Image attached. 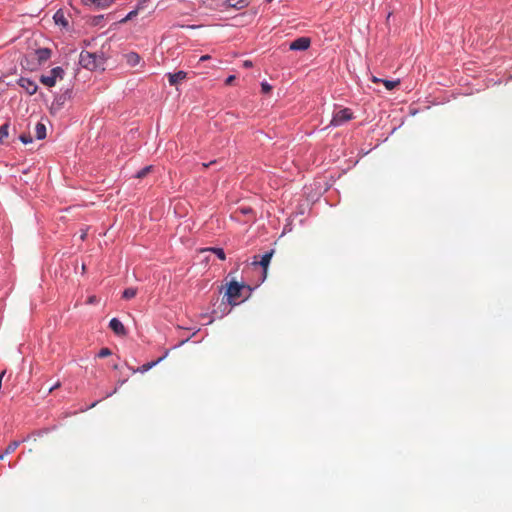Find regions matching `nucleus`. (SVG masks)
Here are the masks:
<instances>
[{
  "label": "nucleus",
  "mask_w": 512,
  "mask_h": 512,
  "mask_svg": "<svg viewBox=\"0 0 512 512\" xmlns=\"http://www.w3.org/2000/svg\"><path fill=\"white\" fill-rule=\"evenodd\" d=\"M148 1L149 0H138L136 9H138V11L143 10L145 8L146 4L148 3Z\"/></svg>",
  "instance_id": "obj_27"
},
{
  "label": "nucleus",
  "mask_w": 512,
  "mask_h": 512,
  "mask_svg": "<svg viewBox=\"0 0 512 512\" xmlns=\"http://www.w3.org/2000/svg\"><path fill=\"white\" fill-rule=\"evenodd\" d=\"M207 251H211L213 252L214 254H216V256L220 259V260H225L226 259V255H225V252L222 248H217V247H211V248H208L206 249Z\"/></svg>",
  "instance_id": "obj_18"
},
{
  "label": "nucleus",
  "mask_w": 512,
  "mask_h": 512,
  "mask_svg": "<svg viewBox=\"0 0 512 512\" xmlns=\"http://www.w3.org/2000/svg\"><path fill=\"white\" fill-rule=\"evenodd\" d=\"M382 83L386 87L387 90H393L395 87H397L400 84V80L390 81V80L383 79Z\"/></svg>",
  "instance_id": "obj_21"
},
{
  "label": "nucleus",
  "mask_w": 512,
  "mask_h": 512,
  "mask_svg": "<svg viewBox=\"0 0 512 512\" xmlns=\"http://www.w3.org/2000/svg\"><path fill=\"white\" fill-rule=\"evenodd\" d=\"M114 3V0H98L94 7L98 9H106Z\"/></svg>",
  "instance_id": "obj_20"
},
{
  "label": "nucleus",
  "mask_w": 512,
  "mask_h": 512,
  "mask_svg": "<svg viewBox=\"0 0 512 512\" xmlns=\"http://www.w3.org/2000/svg\"><path fill=\"white\" fill-rule=\"evenodd\" d=\"M138 12H139V11H138V9H136V8H135L134 10L130 11V12L126 15V17H125V18H123V19L120 21V23H126L127 21H129V20L133 19V18L138 14Z\"/></svg>",
  "instance_id": "obj_22"
},
{
  "label": "nucleus",
  "mask_w": 512,
  "mask_h": 512,
  "mask_svg": "<svg viewBox=\"0 0 512 512\" xmlns=\"http://www.w3.org/2000/svg\"><path fill=\"white\" fill-rule=\"evenodd\" d=\"M214 163H215V161H211V162H210V163H208V164L203 163V164H202V166H203L204 168H207L208 166H210V165H212V164H214Z\"/></svg>",
  "instance_id": "obj_35"
},
{
  "label": "nucleus",
  "mask_w": 512,
  "mask_h": 512,
  "mask_svg": "<svg viewBox=\"0 0 512 512\" xmlns=\"http://www.w3.org/2000/svg\"><path fill=\"white\" fill-rule=\"evenodd\" d=\"M18 84L23 88L29 95H34L37 92V84L29 78L21 77L18 80Z\"/></svg>",
  "instance_id": "obj_6"
},
{
  "label": "nucleus",
  "mask_w": 512,
  "mask_h": 512,
  "mask_svg": "<svg viewBox=\"0 0 512 512\" xmlns=\"http://www.w3.org/2000/svg\"><path fill=\"white\" fill-rule=\"evenodd\" d=\"M353 118V113L349 108L341 109L333 114L330 126H341Z\"/></svg>",
  "instance_id": "obj_4"
},
{
  "label": "nucleus",
  "mask_w": 512,
  "mask_h": 512,
  "mask_svg": "<svg viewBox=\"0 0 512 512\" xmlns=\"http://www.w3.org/2000/svg\"><path fill=\"white\" fill-rule=\"evenodd\" d=\"M7 454H4V451L0 454V460H3L4 457L6 456Z\"/></svg>",
  "instance_id": "obj_38"
},
{
  "label": "nucleus",
  "mask_w": 512,
  "mask_h": 512,
  "mask_svg": "<svg viewBox=\"0 0 512 512\" xmlns=\"http://www.w3.org/2000/svg\"><path fill=\"white\" fill-rule=\"evenodd\" d=\"M208 59H210L209 55H203V56H201L200 61H206Z\"/></svg>",
  "instance_id": "obj_34"
},
{
  "label": "nucleus",
  "mask_w": 512,
  "mask_h": 512,
  "mask_svg": "<svg viewBox=\"0 0 512 512\" xmlns=\"http://www.w3.org/2000/svg\"><path fill=\"white\" fill-rule=\"evenodd\" d=\"M187 77V73L184 71H178L176 73H169L168 74V80L169 84L172 86L177 85L181 81L185 80Z\"/></svg>",
  "instance_id": "obj_10"
},
{
  "label": "nucleus",
  "mask_w": 512,
  "mask_h": 512,
  "mask_svg": "<svg viewBox=\"0 0 512 512\" xmlns=\"http://www.w3.org/2000/svg\"><path fill=\"white\" fill-rule=\"evenodd\" d=\"M9 135V123L0 126V143L3 142Z\"/></svg>",
  "instance_id": "obj_17"
},
{
  "label": "nucleus",
  "mask_w": 512,
  "mask_h": 512,
  "mask_svg": "<svg viewBox=\"0 0 512 512\" xmlns=\"http://www.w3.org/2000/svg\"><path fill=\"white\" fill-rule=\"evenodd\" d=\"M85 237H86V232H82V234H81V236H80L81 240H84V239H85Z\"/></svg>",
  "instance_id": "obj_37"
},
{
  "label": "nucleus",
  "mask_w": 512,
  "mask_h": 512,
  "mask_svg": "<svg viewBox=\"0 0 512 512\" xmlns=\"http://www.w3.org/2000/svg\"><path fill=\"white\" fill-rule=\"evenodd\" d=\"M161 360H162V358H159L156 361L145 363L141 367H139L137 370H134V372L145 373L148 370H150L152 367H154L156 364H158Z\"/></svg>",
  "instance_id": "obj_13"
},
{
  "label": "nucleus",
  "mask_w": 512,
  "mask_h": 512,
  "mask_svg": "<svg viewBox=\"0 0 512 512\" xmlns=\"http://www.w3.org/2000/svg\"><path fill=\"white\" fill-rule=\"evenodd\" d=\"M267 2H271L272 0H266Z\"/></svg>",
  "instance_id": "obj_39"
},
{
  "label": "nucleus",
  "mask_w": 512,
  "mask_h": 512,
  "mask_svg": "<svg viewBox=\"0 0 512 512\" xmlns=\"http://www.w3.org/2000/svg\"><path fill=\"white\" fill-rule=\"evenodd\" d=\"M53 18L56 24L62 25L64 27L68 25V21L61 11L56 12Z\"/></svg>",
  "instance_id": "obj_15"
},
{
  "label": "nucleus",
  "mask_w": 512,
  "mask_h": 512,
  "mask_svg": "<svg viewBox=\"0 0 512 512\" xmlns=\"http://www.w3.org/2000/svg\"><path fill=\"white\" fill-rule=\"evenodd\" d=\"M371 80L374 83H380V82L382 83L383 82V79L377 78L376 76H372Z\"/></svg>",
  "instance_id": "obj_32"
},
{
  "label": "nucleus",
  "mask_w": 512,
  "mask_h": 512,
  "mask_svg": "<svg viewBox=\"0 0 512 512\" xmlns=\"http://www.w3.org/2000/svg\"><path fill=\"white\" fill-rule=\"evenodd\" d=\"M35 137L38 140H42L46 137V126L43 123L38 122L35 126Z\"/></svg>",
  "instance_id": "obj_12"
},
{
  "label": "nucleus",
  "mask_w": 512,
  "mask_h": 512,
  "mask_svg": "<svg viewBox=\"0 0 512 512\" xmlns=\"http://www.w3.org/2000/svg\"><path fill=\"white\" fill-rule=\"evenodd\" d=\"M243 66L245 68H250V67H252V62L250 60H246V61H244Z\"/></svg>",
  "instance_id": "obj_33"
},
{
  "label": "nucleus",
  "mask_w": 512,
  "mask_h": 512,
  "mask_svg": "<svg viewBox=\"0 0 512 512\" xmlns=\"http://www.w3.org/2000/svg\"><path fill=\"white\" fill-rule=\"evenodd\" d=\"M261 88H262V91H263L264 93H268V92H270V91H271V89H272V87H271L268 83H266V82H263V83L261 84Z\"/></svg>",
  "instance_id": "obj_28"
},
{
  "label": "nucleus",
  "mask_w": 512,
  "mask_h": 512,
  "mask_svg": "<svg viewBox=\"0 0 512 512\" xmlns=\"http://www.w3.org/2000/svg\"><path fill=\"white\" fill-rule=\"evenodd\" d=\"M235 80V76L234 75H230L226 80H225V84L226 85H231L233 83V81Z\"/></svg>",
  "instance_id": "obj_30"
},
{
  "label": "nucleus",
  "mask_w": 512,
  "mask_h": 512,
  "mask_svg": "<svg viewBox=\"0 0 512 512\" xmlns=\"http://www.w3.org/2000/svg\"><path fill=\"white\" fill-rule=\"evenodd\" d=\"M246 288L245 285L238 283L237 281H232L228 284L226 289L227 301L231 305H237L240 303V298L242 296V290Z\"/></svg>",
  "instance_id": "obj_2"
},
{
  "label": "nucleus",
  "mask_w": 512,
  "mask_h": 512,
  "mask_svg": "<svg viewBox=\"0 0 512 512\" xmlns=\"http://www.w3.org/2000/svg\"><path fill=\"white\" fill-rule=\"evenodd\" d=\"M152 169V166H147V167H144L143 169H141L140 171L137 172V178H143L145 177Z\"/></svg>",
  "instance_id": "obj_24"
},
{
  "label": "nucleus",
  "mask_w": 512,
  "mask_h": 512,
  "mask_svg": "<svg viewBox=\"0 0 512 512\" xmlns=\"http://www.w3.org/2000/svg\"><path fill=\"white\" fill-rule=\"evenodd\" d=\"M98 0H82L83 4L86 6H95Z\"/></svg>",
  "instance_id": "obj_29"
},
{
  "label": "nucleus",
  "mask_w": 512,
  "mask_h": 512,
  "mask_svg": "<svg viewBox=\"0 0 512 512\" xmlns=\"http://www.w3.org/2000/svg\"><path fill=\"white\" fill-rule=\"evenodd\" d=\"M38 64L46 62L51 57V50L48 48H40L34 52Z\"/></svg>",
  "instance_id": "obj_9"
},
{
  "label": "nucleus",
  "mask_w": 512,
  "mask_h": 512,
  "mask_svg": "<svg viewBox=\"0 0 512 512\" xmlns=\"http://www.w3.org/2000/svg\"><path fill=\"white\" fill-rule=\"evenodd\" d=\"M109 327L111 328V330L116 334V335H119V336H124L126 335V329L124 327V325L122 324V322L117 319V318H112L110 320V323H109Z\"/></svg>",
  "instance_id": "obj_8"
},
{
  "label": "nucleus",
  "mask_w": 512,
  "mask_h": 512,
  "mask_svg": "<svg viewBox=\"0 0 512 512\" xmlns=\"http://www.w3.org/2000/svg\"><path fill=\"white\" fill-rule=\"evenodd\" d=\"M20 445V441H17V440H14L12 442H10V444L6 447V449L4 450V454H11L13 453Z\"/></svg>",
  "instance_id": "obj_19"
},
{
  "label": "nucleus",
  "mask_w": 512,
  "mask_h": 512,
  "mask_svg": "<svg viewBox=\"0 0 512 512\" xmlns=\"http://www.w3.org/2000/svg\"><path fill=\"white\" fill-rule=\"evenodd\" d=\"M59 386H60V383L55 384L53 387L50 388L49 392H51L52 390L58 388Z\"/></svg>",
  "instance_id": "obj_36"
},
{
  "label": "nucleus",
  "mask_w": 512,
  "mask_h": 512,
  "mask_svg": "<svg viewBox=\"0 0 512 512\" xmlns=\"http://www.w3.org/2000/svg\"><path fill=\"white\" fill-rule=\"evenodd\" d=\"M111 354H112V351H111L109 348L105 347V348H102V349L99 351V353H98V357H99V358H105V357L110 356Z\"/></svg>",
  "instance_id": "obj_25"
},
{
  "label": "nucleus",
  "mask_w": 512,
  "mask_h": 512,
  "mask_svg": "<svg viewBox=\"0 0 512 512\" xmlns=\"http://www.w3.org/2000/svg\"><path fill=\"white\" fill-rule=\"evenodd\" d=\"M229 6L235 9H242L248 5V0H228Z\"/></svg>",
  "instance_id": "obj_14"
},
{
  "label": "nucleus",
  "mask_w": 512,
  "mask_h": 512,
  "mask_svg": "<svg viewBox=\"0 0 512 512\" xmlns=\"http://www.w3.org/2000/svg\"><path fill=\"white\" fill-rule=\"evenodd\" d=\"M104 62L105 59L103 55L92 53L88 51H83L80 54L79 57V63L86 69L89 70H96V69H102L104 70Z\"/></svg>",
  "instance_id": "obj_1"
},
{
  "label": "nucleus",
  "mask_w": 512,
  "mask_h": 512,
  "mask_svg": "<svg viewBox=\"0 0 512 512\" xmlns=\"http://www.w3.org/2000/svg\"><path fill=\"white\" fill-rule=\"evenodd\" d=\"M19 140H20L23 144H25V145H26V144H30V143H32V141H33V140H32V137H31V135H30V134H21V135L19 136Z\"/></svg>",
  "instance_id": "obj_23"
},
{
  "label": "nucleus",
  "mask_w": 512,
  "mask_h": 512,
  "mask_svg": "<svg viewBox=\"0 0 512 512\" xmlns=\"http://www.w3.org/2000/svg\"><path fill=\"white\" fill-rule=\"evenodd\" d=\"M63 75L64 70L61 67H55L50 70L48 75H42L40 77V82L47 87H53L55 86L57 79H62Z\"/></svg>",
  "instance_id": "obj_3"
},
{
  "label": "nucleus",
  "mask_w": 512,
  "mask_h": 512,
  "mask_svg": "<svg viewBox=\"0 0 512 512\" xmlns=\"http://www.w3.org/2000/svg\"><path fill=\"white\" fill-rule=\"evenodd\" d=\"M236 213L246 216L252 213V209L250 207H240L237 209Z\"/></svg>",
  "instance_id": "obj_26"
},
{
  "label": "nucleus",
  "mask_w": 512,
  "mask_h": 512,
  "mask_svg": "<svg viewBox=\"0 0 512 512\" xmlns=\"http://www.w3.org/2000/svg\"><path fill=\"white\" fill-rule=\"evenodd\" d=\"M137 295V289L130 287L123 291L122 298L125 300H130Z\"/></svg>",
  "instance_id": "obj_16"
},
{
  "label": "nucleus",
  "mask_w": 512,
  "mask_h": 512,
  "mask_svg": "<svg viewBox=\"0 0 512 512\" xmlns=\"http://www.w3.org/2000/svg\"><path fill=\"white\" fill-rule=\"evenodd\" d=\"M311 44V40L310 38L308 37H299L297 39H295L293 42H291L290 44V50H294V51H304L306 49L309 48Z\"/></svg>",
  "instance_id": "obj_5"
},
{
  "label": "nucleus",
  "mask_w": 512,
  "mask_h": 512,
  "mask_svg": "<svg viewBox=\"0 0 512 512\" xmlns=\"http://www.w3.org/2000/svg\"><path fill=\"white\" fill-rule=\"evenodd\" d=\"M125 59H126V63L131 67L137 66L141 61V57L136 52L127 53L125 55Z\"/></svg>",
  "instance_id": "obj_11"
},
{
  "label": "nucleus",
  "mask_w": 512,
  "mask_h": 512,
  "mask_svg": "<svg viewBox=\"0 0 512 512\" xmlns=\"http://www.w3.org/2000/svg\"><path fill=\"white\" fill-rule=\"evenodd\" d=\"M97 302V297L96 296H90L88 299H87V304H94Z\"/></svg>",
  "instance_id": "obj_31"
},
{
  "label": "nucleus",
  "mask_w": 512,
  "mask_h": 512,
  "mask_svg": "<svg viewBox=\"0 0 512 512\" xmlns=\"http://www.w3.org/2000/svg\"><path fill=\"white\" fill-rule=\"evenodd\" d=\"M273 254H274V250H270V251L266 252L264 255H262L260 260H257L258 257L254 256V261L252 262V264L260 265L264 270V274H266L267 268L269 266V263L271 261Z\"/></svg>",
  "instance_id": "obj_7"
}]
</instances>
